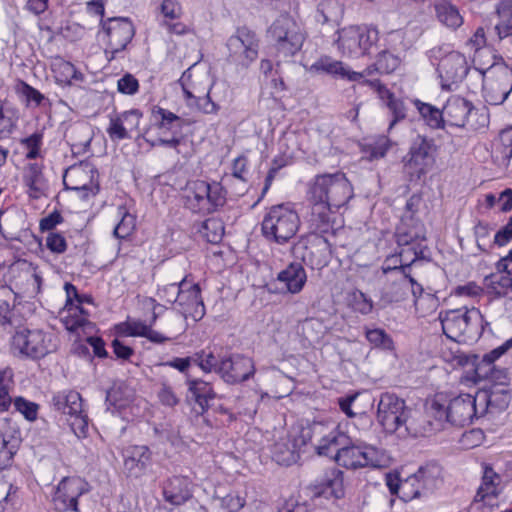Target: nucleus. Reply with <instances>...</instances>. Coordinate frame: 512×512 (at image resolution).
Instances as JSON below:
<instances>
[{"mask_svg": "<svg viewBox=\"0 0 512 512\" xmlns=\"http://www.w3.org/2000/svg\"><path fill=\"white\" fill-rule=\"evenodd\" d=\"M47 248L57 254H62L67 249V243L64 236L58 232H49L46 237Z\"/></svg>", "mask_w": 512, "mask_h": 512, "instance_id": "nucleus-63", "label": "nucleus"}, {"mask_svg": "<svg viewBox=\"0 0 512 512\" xmlns=\"http://www.w3.org/2000/svg\"><path fill=\"white\" fill-rule=\"evenodd\" d=\"M106 131L112 141H121L132 137L128 133L120 114L110 117L109 126Z\"/></svg>", "mask_w": 512, "mask_h": 512, "instance_id": "nucleus-53", "label": "nucleus"}, {"mask_svg": "<svg viewBox=\"0 0 512 512\" xmlns=\"http://www.w3.org/2000/svg\"><path fill=\"white\" fill-rule=\"evenodd\" d=\"M21 144L28 150L27 159H36L39 156L40 146L42 144V134L33 133L27 138L21 140Z\"/></svg>", "mask_w": 512, "mask_h": 512, "instance_id": "nucleus-59", "label": "nucleus"}, {"mask_svg": "<svg viewBox=\"0 0 512 512\" xmlns=\"http://www.w3.org/2000/svg\"><path fill=\"white\" fill-rule=\"evenodd\" d=\"M193 363L196 364L203 372L210 373L212 371L217 373L220 361L216 358L212 351L203 349L196 352L193 356Z\"/></svg>", "mask_w": 512, "mask_h": 512, "instance_id": "nucleus-52", "label": "nucleus"}, {"mask_svg": "<svg viewBox=\"0 0 512 512\" xmlns=\"http://www.w3.org/2000/svg\"><path fill=\"white\" fill-rule=\"evenodd\" d=\"M229 59L238 66L248 68L258 57L259 39L246 27L238 28L227 40Z\"/></svg>", "mask_w": 512, "mask_h": 512, "instance_id": "nucleus-14", "label": "nucleus"}, {"mask_svg": "<svg viewBox=\"0 0 512 512\" xmlns=\"http://www.w3.org/2000/svg\"><path fill=\"white\" fill-rule=\"evenodd\" d=\"M440 320L443 333L457 342L477 339L484 331L483 316L475 307L446 311Z\"/></svg>", "mask_w": 512, "mask_h": 512, "instance_id": "nucleus-2", "label": "nucleus"}, {"mask_svg": "<svg viewBox=\"0 0 512 512\" xmlns=\"http://www.w3.org/2000/svg\"><path fill=\"white\" fill-rule=\"evenodd\" d=\"M7 420H0V470L11 466L19 447V437Z\"/></svg>", "mask_w": 512, "mask_h": 512, "instance_id": "nucleus-28", "label": "nucleus"}, {"mask_svg": "<svg viewBox=\"0 0 512 512\" xmlns=\"http://www.w3.org/2000/svg\"><path fill=\"white\" fill-rule=\"evenodd\" d=\"M307 200L311 205V225L320 233H328L333 229V215L337 210L329 204H325L321 200Z\"/></svg>", "mask_w": 512, "mask_h": 512, "instance_id": "nucleus-32", "label": "nucleus"}, {"mask_svg": "<svg viewBox=\"0 0 512 512\" xmlns=\"http://www.w3.org/2000/svg\"><path fill=\"white\" fill-rule=\"evenodd\" d=\"M435 11L438 20L449 28L456 29L463 23L458 8L449 1L442 0L436 3Z\"/></svg>", "mask_w": 512, "mask_h": 512, "instance_id": "nucleus-42", "label": "nucleus"}, {"mask_svg": "<svg viewBox=\"0 0 512 512\" xmlns=\"http://www.w3.org/2000/svg\"><path fill=\"white\" fill-rule=\"evenodd\" d=\"M497 269V272L491 273L484 278V285L490 293L512 299L511 274L498 267Z\"/></svg>", "mask_w": 512, "mask_h": 512, "instance_id": "nucleus-39", "label": "nucleus"}, {"mask_svg": "<svg viewBox=\"0 0 512 512\" xmlns=\"http://www.w3.org/2000/svg\"><path fill=\"white\" fill-rule=\"evenodd\" d=\"M199 79L200 76L193 75L191 68H189L182 74L179 80L188 106L196 107L205 114L217 113L220 107L211 95L215 97V90L218 86L212 84L201 88L197 84Z\"/></svg>", "mask_w": 512, "mask_h": 512, "instance_id": "nucleus-12", "label": "nucleus"}, {"mask_svg": "<svg viewBox=\"0 0 512 512\" xmlns=\"http://www.w3.org/2000/svg\"><path fill=\"white\" fill-rule=\"evenodd\" d=\"M41 330L23 329L17 331L11 341L14 355L31 359H40L50 352V339Z\"/></svg>", "mask_w": 512, "mask_h": 512, "instance_id": "nucleus-15", "label": "nucleus"}, {"mask_svg": "<svg viewBox=\"0 0 512 512\" xmlns=\"http://www.w3.org/2000/svg\"><path fill=\"white\" fill-rule=\"evenodd\" d=\"M99 37L105 43V55L109 61L123 51L134 37L135 29L130 19L112 17L100 21Z\"/></svg>", "mask_w": 512, "mask_h": 512, "instance_id": "nucleus-9", "label": "nucleus"}, {"mask_svg": "<svg viewBox=\"0 0 512 512\" xmlns=\"http://www.w3.org/2000/svg\"><path fill=\"white\" fill-rule=\"evenodd\" d=\"M474 372L476 381H487L484 387L507 388L509 384V377L505 368L490 364H477Z\"/></svg>", "mask_w": 512, "mask_h": 512, "instance_id": "nucleus-37", "label": "nucleus"}, {"mask_svg": "<svg viewBox=\"0 0 512 512\" xmlns=\"http://www.w3.org/2000/svg\"><path fill=\"white\" fill-rule=\"evenodd\" d=\"M422 226L416 227L411 230H405L403 227H399L396 232L397 243L399 246H409L415 243L417 240H424L425 236L422 232Z\"/></svg>", "mask_w": 512, "mask_h": 512, "instance_id": "nucleus-58", "label": "nucleus"}, {"mask_svg": "<svg viewBox=\"0 0 512 512\" xmlns=\"http://www.w3.org/2000/svg\"><path fill=\"white\" fill-rule=\"evenodd\" d=\"M500 476L496 474L491 467L484 468L482 483L477 490L475 502H484L493 505L498 494V484Z\"/></svg>", "mask_w": 512, "mask_h": 512, "instance_id": "nucleus-38", "label": "nucleus"}, {"mask_svg": "<svg viewBox=\"0 0 512 512\" xmlns=\"http://www.w3.org/2000/svg\"><path fill=\"white\" fill-rule=\"evenodd\" d=\"M421 491L428 497L443 485V469L437 462H427L414 473Z\"/></svg>", "mask_w": 512, "mask_h": 512, "instance_id": "nucleus-29", "label": "nucleus"}, {"mask_svg": "<svg viewBox=\"0 0 512 512\" xmlns=\"http://www.w3.org/2000/svg\"><path fill=\"white\" fill-rule=\"evenodd\" d=\"M185 206L194 213L210 214L226 203V191L218 182H188L184 189Z\"/></svg>", "mask_w": 512, "mask_h": 512, "instance_id": "nucleus-6", "label": "nucleus"}, {"mask_svg": "<svg viewBox=\"0 0 512 512\" xmlns=\"http://www.w3.org/2000/svg\"><path fill=\"white\" fill-rule=\"evenodd\" d=\"M151 451L145 445H134L124 451V473L131 478L142 477L151 466Z\"/></svg>", "mask_w": 512, "mask_h": 512, "instance_id": "nucleus-23", "label": "nucleus"}, {"mask_svg": "<svg viewBox=\"0 0 512 512\" xmlns=\"http://www.w3.org/2000/svg\"><path fill=\"white\" fill-rule=\"evenodd\" d=\"M13 405L15 410L21 413L28 421H34L37 419L39 405L35 402L19 396L14 398Z\"/></svg>", "mask_w": 512, "mask_h": 512, "instance_id": "nucleus-54", "label": "nucleus"}, {"mask_svg": "<svg viewBox=\"0 0 512 512\" xmlns=\"http://www.w3.org/2000/svg\"><path fill=\"white\" fill-rule=\"evenodd\" d=\"M383 274L389 275V283L382 289L380 301L385 305L400 302L409 291L410 264L400 266H382Z\"/></svg>", "mask_w": 512, "mask_h": 512, "instance_id": "nucleus-17", "label": "nucleus"}, {"mask_svg": "<svg viewBox=\"0 0 512 512\" xmlns=\"http://www.w3.org/2000/svg\"><path fill=\"white\" fill-rule=\"evenodd\" d=\"M480 416L486 412L498 413L504 411L511 400L510 392L503 387H482L476 394Z\"/></svg>", "mask_w": 512, "mask_h": 512, "instance_id": "nucleus-24", "label": "nucleus"}, {"mask_svg": "<svg viewBox=\"0 0 512 512\" xmlns=\"http://www.w3.org/2000/svg\"><path fill=\"white\" fill-rule=\"evenodd\" d=\"M184 303H188L191 306H196V309L198 307H201V314H203L204 304L201 299L200 295V288L198 284L189 285L187 283V286L184 287ZM196 313L198 311L196 310Z\"/></svg>", "mask_w": 512, "mask_h": 512, "instance_id": "nucleus-61", "label": "nucleus"}, {"mask_svg": "<svg viewBox=\"0 0 512 512\" xmlns=\"http://www.w3.org/2000/svg\"><path fill=\"white\" fill-rule=\"evenodd\" d=\"M348 436L338 430L332 429L327 434H324L318 443L315 445L316 453L319 456H325L335 461V455L341 452V449L346 445Z\"/></svg>", "mask_w": 512, "mask_h": 512, "instance_id": "nucleus-35", "label": "nucleus"}, {"mask_svg": "<svg viewBox=\"0 0 512 512\" xmlns=\"http://www.w3.org/2000/svg\"><path fill=\"white\" fill-rule=\"evenodd\" d=\"M500 152L505 160L512 159V127L504 129L499 135Z\"/></svg>", "mask_w": 512, "mask_h": 512, "instance_id": "nucleus-64", "label": "nucleus"}, {"mask_svg": "<svg viewBox=\"0 0 512 512\" xmlns=\"http://www.w3.org/2000/svg\"><path fill=\"white\" fill-rule=\"evenodd\" d=\"M118 214L121 216V220L114 228L113 234L119 239H125L133 233L136 227V217L123 207L119 208Z\"/></svg>", "mask_w": 512, "mask_h": 512, "instance_id": "nucleus-49", "label": "nucleus"}, {"mask_svg": "<svg viewBox=\"0 0 512 512\" xmlns=\"http://www.w3.org/2000/svg\"><path fill=\"white\" fill-rule=\"evenodd\" d=\"M485 100L491 105L502 104L511 92L510 76L502 73L496 81L486 80L484 83Z\"/></svg>", "mask_w": 512, "mask_h": 512, "instance_id": "nucleus-36", "label": "nucleus"}, {"mask_svg": "<svg viewBox=\"0 0 512 512\" xmlns=\"http://www.w3.org/2000/svg\"><path fill=\"white\" fill-rule=\"evenodd\" d=\"M117 89L122 94L134 95L138 92L139 82L134 75L126 73L117 81Z\"/></svg>", "mask_w": 512, "mask_h": 512, "instance_id": "nucleus-60", "label": "nucleus"}, {"mask_svg": "<svg viewBox=\"0 0 512 512\" xmlns=\"http://www.w3.org/2000/svg\"><path fill=\"white\" fill-rule=\"evenodd\" d=\"M92 172L93 169L88 164L71 166L64 174V185L71 190L92 191Z\"/></svg>", "mask_w": 512, "mask_h": 512, "instance_id": "nucleus-33", "label": "nucleus"}, {"mask_svg": "<svg viewBox=\"0 0 512 512\" xmlns=\"http://www.w3.org/2000/svg\"><path fill=\"white\" fill-rule=\"evenodd\" d=\"M312 69L330 74L351 82H361L364 79V73L353 71L343 62L335 60L329 56L320 57L313 65Z\"/></svg>", "mask_w": 512, "mask_h": 512, "instance_id": "nucleus-27", "label": "nucleus"}, {"mask_svg": "<svg viewBox=\"0 0 512 512\" xmlns=\"http://www.w3.org/2000/svg\"><path fill=\"white\" fill-rule=\"evenodd\" d=\"M19 112L0 100V138H9L17 126Z\"/></svg>", "mask_w": 512, "mask_h": 512, "instance_id": "nucleus-44", "label": "nucleus"}, {"mask_svg": "<svg viewBox=\"0 0 512 512\" xmlns=\"http://www.w3.org/2000/svg\"><path fill=\"white\" fill-rule=\"evenodd\" d=\"M476 395L460 394L450 400L447 406L434 400L430 409L439 420H446L455 426L470 424L474 417L480 416Z\"/></svg>", "mask_w": 512, "mask_h": 512, "instance_id": "nucleus-8", "label": "nucleus"}, {"mask_svg": "<svg viewBox=\"0 0 512 512\" xmlns=\"http://www.w3.org/2000/svg\"><path fill=\"white\" fill-rule=\"evenodd\" d=\"M14 91L25 102L26 106H30L31 103L40 106L45 100V96L40 91L21 79L16 80Z\"/></svg>", "mask_w": 512, "mask_h": 512, "instance_id": "nucleus-46", "label": "nucleus"}, {"mask_svg": "<svg viewBox=\"0 0 512 512\" xmlns=\"http://www.w3.org/2000/svg\"><path fill=\"white\" fill-rule=\"evenodd\" d=\"M268 37L273 43L276 57L283 60L298 53L305 40L301 27L288 15H281L272 23Z\"/></svg>", "mask_w": 512, "mask_h": 512, "instance_id": "nucleus-4", "label": "nucleus"}, {"mask_svg": "<svg viewBox=\"0 0 512 512\" xmlns=\"http://www.w3.org/2000/svg\"><path fill=\"white\" fill-rule=\"evenodd\" d=\"M347 303L353 311L362 315H368L373 310V301L358 289H354L348 293Z\"/></svg>", "mask_w": 512, "mask_h": 512, "instance_id": "nucleus-48", "label": "nucleus"}, {"mask_svg": "<svg viewBox=\"0 0 512 512\" xmlns=\"http://www.w3.org/2000/svg\"><path fill=\"white\" fill-rule=\"evenodd\" d=\"M53 71L56 73L57 81L61 83L70 84L73 79H82V74L77 71L75 66L64 60L55 63Z\"/></svg>", "mask_w": 512, "mask_h": 512, "instance_id": "nucleus-50", "label": "nucleus"}, {"mask_svg": "<svg viewBox=\"0 0 512 512\" xmlns=\"http://www.w3.org/2000/svg\"><path fill=\"white\" fill-rule=\"evenodd\" d=\"M52 404L57 411L68 415L69 425L74 434L85 437L88 430V416L83 410L81 395L73 390L59 392L52 398Z\"/></svg>", "mask_w": 512, "mask_h": 512, "instance_id": "nucleus-13", "label": "nucleus"}, {"mask_svg": "<svg viewBox=\"0 0 512 512\" xmlns=\"http://www.w3.org/2000/svg\"><path fill=\"white\" fill-rule=\"evenodd\" d=\"M300 219L296 211L287 205L272 206L262 221L263 236L278 244L289 242L297 233Z\"/></svg>", "mask_w": 512, "mask_h": 512, "instance_id": "nucleus-5", "label": "nucleus"}, {"mask_svg": "<svg viewBox=\"0 0 512 512\" xmlns=\"http://www.w3.org/2000/svg\"><path fill=\"white\" fill-rule=\"evenodd\" d=\"M313 498L342 499L345 496L344 472L332 469L324 477L310 486Z\"/></svg>", "mask_w": 512, "mask_h": 512, "instance_id": "nucleus-21", "label": "nucleus"}, {"mask_svg": "<svg viewBox=\"0 0 512 512\" xmlns=\"http://www.w3.org/2000/svg\"><path fill=\"white\" fill-rule=\"evenodd\" d=\"M90 490L89 484L80 477L63 478L53 495V504L58 511L80 512L79 499Z\"/></svg>", "mask_w": 512, "mask_h": 512, "instance_id": "nucleus-16", "label": "nucleus"}, {"mask_svg": "<svg viewBox=\"0 0 512 512\" xmlns=\"http://www.w3.org/2000/svg\"><path fill=\"white\" fill-rule=\"evenodd\" d=\"M323 426L315 424L311 428L296 429L280 437L272 449V458L280 465L290 466L300 459L301 447L311 439V433L322 434Z\"/></svg>", "mask_w": 512, "mask_h": 512, "instance_id": "nucleus-10", "label": "nucleus"}, {"mask_svg": "<svg viewBox=\"0 0 512 512\" xmlns=\"http://www.w3.org/2000/svg\"><path fill=\"white\" fill-rule=\"evenodd\" d=\"M444 118L451 126L476 129L477 123L473 117L477 114L472 103L465 98L453 96L448 99L443 108Z\"/></svg>", "mask_w": 512, "mask_h": 512, "instance_id": "nucleus-20", "label": "nucleus"}, {"mask_svg": "<svg viewBox=\"0 0 512 512\" xmlns=\"http://www.w3.org/2000/svg\"><path fill=\"white\" fill-rule=\"evenodd\" d=\"M187 286V282L183 279L179 283H170L164 285L163 287L158 289V296L165 300L168 303H179L180 305L184 304V287Z\"/></svg>", "mask_w": 512, "mask_h": 512, "instance_id": "nucleus-47", "label": "nucleus"}, {"mask_svg": "<svg viewBox=\"0 0 512 512\" xmlns=\"http://www.w3.org/2000/svg\"><path fill=\"white\" fill-rule=\"evenodd\" d=\"M413 103L430 127L441 128L443 126V123L445 122L443 110L440 111L438 108L418 99L414 100Z\"/></svg>", "mask_w": 512, "mask_h": 512, "instance_id": "nucleus-45", "label": "nucleus"}, {"mask_svg": "<svg viewBox=\"0 0 512 512\" xmlns=\"http://www.w3.org/2000/svg\"><path fill=\"white\" fill-rule=\"evenodd\" d=\"M155 309H156V307H154V312H153L152 321H151L150 325H147L144 322L139 321V320L127 321L122 324V326L124 328V332L128 336L145 337L149 327L155 323V321L158 317V314L156 313Z\"/></svg>", "mask_w": 512, "mask_h": 512, "instance_id": "nucleus-56", "label": "nucleus"}, {"mask_svg": "<svg viewBox=\"0 0 512 512\" xmlns=\"http://www.w3.org/2000/svg\"><path fill=\"white\" fill-rule=\"evenodd\" d=\"M361 85L370 86L377 92L383 101H386V106L393 115L389 128H392L398 121L403 120L406 117L404 102L396 98L378 79L363 80Z\"/></svg>", "mask_w": 512, "mask_h": 512, "instance_id": "nucleus-30", "label": "nucleus"}, {"mask_svg": "<svg viewBox=\"0 0 512 512\" xmlns=\"http://www.w3.org/2000/svg\"><path fill=\"white\" fill-rule=\"evenodd\" d=\"M400 64V59L388 51H381L376 61L368 66L362 73L364 77L371 75L373 72L380 74H389L396 70Z\"/></svg>", "mask_w": 512, "mask_h": 512, "instance_id": "nucleus-43", "label": "nucleus"}, {"mask_svg": "<svg viewBox=\"0 0 512 512\" xmlns=\"http://www.w3.org/2000/svg\"><path fill=\"white\" fill-rule=\"evenodd\" d=\"M367 340L376 347L385 350H392L394 342L392 338L383 329H370L366 331Z\"/></svg>", "mask_w": 512, "mask_h": 512, "instance_id": "nucleus-55", "label": "nucleus"}, {"mask_svg": "<svg viewBox=\"0 0 512 512\" xmlns=\"http://www.w3.org/2000/svg\"><path fill=\"white\" fill-rule=\"evenodd\" d=\"M386 485L392 495H397L404 502L426 497L421 491V486L415 474L402 481L397 476L388 475Z\"/></svg>", "mask_w": 512, "mask_h": 512, "instance_id": "nucleus-26", "label": "nucleus"}, {"mask_svg": "<svg viewBox=\"0 0 512 512\" xmlns=\"http://www.w3.org/2000/svg\"><path fill=\"white\" fill-rule=\"evenodd\" d=\"M217 373L226 383L243 382L254 375V362L250 357L240 354L232 355L220 360Z\"/></svg>", "mask_w": 512, "mask_h": 512, "instance_id": "nucleus-18", "label": "nucleus"}, {"mask_svg": "<svg viewBox=\"0 0 512 512\" xmlns=\"http://www.w3.org/2000/svg\"><path fill=\"white\" fill-rule=\"evenodd\" d=\"M213 501L222 509L223 512H238L246 503L245 497L235 492H231L223 497L215 496Z\"/></svg>", "mask_w": 512, "mask_h": 512, "instance_id": "nucleus-51", "label": "nucleus"}, {"mask_svg": "<svg viewBox=\"0 0 512 512\" xmlns=\"http://www.w3.org/2000/svg\"><path fill=\"white\" fill-rule=\"evenodd\" d=\"M410 410L405 401L396 394L385 392L380 395L377 406V420L388 433H395L404 428L405 433L416 435L418 431L408 424Z\"/></svg>", "mask_w": 512, "mask_h": 512, "instance_id": "nucleus-7", "label": "nucleus"}, {"mask_svg": "<svg viewBox=\"0 0 512 512\" xmlns=\"http://www.w3.org/2000/svg\"><path fill=\"white\" fill-rule=\"evenodd\" d=\"M187 385V399L194 401L198 406L199 410L196 409L198 414H203L208 410L210 401L216 397V393L210 383L201 379H188Z\"/></svg>", "mask_w": 512, "mask_h": 512, "instance_id": "nucleus-31", "label": "nucleus"}, {"mask_svg": "<svg viewBox=\"0 0 512 512\" xmlns=\"http://www.w3.org/2000/svg\"><path fill=\"white\" fill-rule=\"evenodd\" d=\"M192 481L181 475H175L167 479L163 484V496L166 502L179 506L192 497Z\"/></svg>", "mask_w": 512, "mask_h": 512, "instance_id": "nucleus-25", "label": "nucleus"}, {"mask_svg": "<svg viewBox=\"0 0 512 512\" xmlns=\"http://www.w3.org/2000/svg\"><path fill=\"white\" fill-rule=\"evenodd\" d=\"M434 152V144L432 140L418 137L412 144L409 152V158L405 166L412 169L413 172L420 177L425 174L427 168L432 164Z\"/></svg>", "mask_w": 512, "mask_h": 512, "instance_id": "nucleus-22", "label": "nucleus"}, {"mask_svg": "<svg viewBox=\"0 0 512 512\" xmlns=\"http://www.w3.org/2000/svg\"><path fill=\"white\" fill-rule=\"evenodd\" d=\"M153 115L155 118H159L157 126L161 135L167 133L182 134L184 120L173 112L161 107H156L153 110Z\"/></svg>", "mask_w": 512, "mask_h": 512, "instance_id": "nucleus-40", "label": "nucleus"}, {"mask_svg": "<svg viewBox=\"0 0 512 512\" xmlns=\"http://www.w3.org/2000/svg\"><path fill=\"white\" fill-rule=\"evenodd\" d=\"M466 57L456 51L449 52L438 63L437 71L444 89L462 81L468 73Z\"/></svg>", "mask_w": 512, "mask_h": 512, "instance_id": "nucleus-19", "label": "nucleus"}, {"mask_svg": "<svg viewBox=\"0 0 512 512\" xmlns=\"http://www.w3.org/2000/svg\"><path fill=\"white\" fill-rule=\"evenodd\" d=\"M203 234L210 243H218L224 234V227L219 220L207 219L202 225Z\"/></svg>", "mask_w": 512, "mask_h": 512, "instance_id": "nucleus-57", "label": "nucleus"}, {"mask_svg": "<svg viewBox=\"0 0 512 512\" xmlns=\"http://www.w3.org/2000/svg\"><path fill=\"white\" fill-rule=\"evenodd\" d=\"M390 460L385 450L365 442H352L349 437L341 452L335 455L337 465L349 470L385 468Z\"/></svg>", "mask_w": 512, "mask_h": 512, "instance_id": "nucleus-3", "label": "nucleus"}, {"mask_svg": "<svg viewBox=\"0 0 512 512\" xmlns=\"http://www.w3.org/2000/svg\"><path fill=\"white\" fill-rule=\"evenodd\" d=\"M65 308L67 314L61 318V321L68 331L76 332L80 328L85 329L92 325L88 319L89 313L81 305Z\"/></svg>", "mask_w": 512, "mask_h": 512, "instance_id": "nucleus-41", "label": "nucleus"}, {"mask_svg": "<svg viewBox=\"0 0 512 512\" xmlns=\"http://www.w3.org/2000/svg\"><path fill=\"white\" fill-rule=\"evenodd\" d=\"M379 40L376 29L350 26L338 32L337 46L342 55L358 58L371 53Z\"/></svg>", "mask_w": 512, "mask_h": 512, "instance_id": "nucleus-11", "label": "nucleus"}, {"mask_svg": "<svg viewBox=\"0 0 512 512\" xmlns=\"http://www.w3.org/2000/svg\"><path fill=\"white\" fill-rule=\"evenodd\" d=\"M495 30L500 40H512V9L501 15V21L495 26Z\"/></svg>", "mask_w": 512, "mask_h": 512, "instance_id": "nucleus-62", "label": "nucleus"}, {"mask_svg": "<svg viewBox=\"0 0 512 512\" xmlns=\"http://www.w3.org/2000/svg\"><path fill=\"white\" fill-rule=\"evenodd\" d=\"M277 280L285 284L288 292L297 294L305 286L307 274L301 263L292 262L278 273Z\"/></svg>", "mask_w": 512, "mask_h": 512, "instance_id": "nucleus-34", "label": "nucleus"}, {"mask_svg": "<svg viewBox=\"0 0 512 512\" xmlns=\"http://www.w3.org/2000/svg\"><path fill=\"white\" fill-rule=\"evenodd\" d=\"M352 197V185L341 172L315 176L307 190V199L321 200L335 210L345 206Z\"/></svg>", "mask_w": 512, "mask_h": 512, "instance_id": "nucleus-1", "label": "nucleus"}]
</instances>
